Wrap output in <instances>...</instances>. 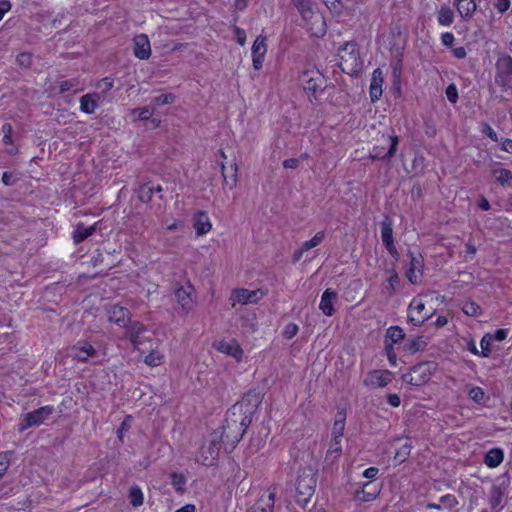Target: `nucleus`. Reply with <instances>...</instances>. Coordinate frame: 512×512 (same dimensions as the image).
<instances>
[{
    "mask_svg": "<svg viewBox=\"0 0 512 512\" xmlns=\"http://www.w3.org/2000/svg\"><path fill=\"white\" fill-rule=\"evenodd\" d=\"M317 484V473L311 467L300 470L296 480L295 500L298 505L307 508L315 493Z\"/></svg>",
    "mask_w": 512,
    "mask_h": 512,
    "instance_id": "nucleus-1",
    "label": "nucleus"
},
{
    "mask_svg": "<svg viewBox=\"0 0 512 512\" xmlns=\"http://www.w3.org/2000/svg\"><path fill=\"white\" fill-rule=\"evenodd\" d=\"M298 11L304 21V27L315 37H322L326 33V23L322 14L316 9L311 1L301 5Z\"/></svg>",
    "mask_w": 512,
    "mask_h": 512,
    "instance_id": "nucleus-2",
    "label": "nucleus"
},
{
    "mask_svg": "<svg viewBox=\"0 0 512 512\" xmlns=\"http://www.w3.org/2000/svg\"><path fill=\"white\" fill-rule=\"evenodd\" d=\"M339 66L342 71L349 75L357 74L362 66L363 60L355 42H346L338 50Z\"/></svg>",
    "mask_w": 512,
    "mask_h": 512,
    "instance_id": "nucleus-3",
    "label": "nucleus"
},
{
    "mask_svg": "<svg viewBox=\"0 0 512 512\" xmlns=\"http://www.w3.org/2000/svg\"><path fill=\"white\" fill-rule=\"evenodd\" d=\"M225 435L227 438L230 435L224 429L222 432H213L210 437L202 444L196 456V461L205 466H211L215 463L219 456L221 449L222 437Z\"/></svg>",
    "mask_w": 512,
    "mask_h": 512,
    "instance_id": "nucleus-4",
    "label": "nucleus"
},
{
    "mask_svg": "<svg viewBox=\"0 0 512 512\" xmlns=\"http://www.w3.org/2000/svg\"><path fill=\"white\" fill-rule=\"evenodd\" d=\"M511 484L508 472L497 476L489 490L488 503L493 512H500L504 507L503 501Z\"/></svg>",
    "mask_w": 512,
    "mask_h": 512,
    "instance_id": "nucleus-5",
    "label": "nucleus"
},
{
    "mask_svg": "<svg viewBox=\"0 0 512 512\" xmlns=\"http://www.w3.org/2000/svg\"><path fill=\"white\" fill-rule=\"evenodd\" d=\"M54 411L55 409L53 406L47 405L25 414L19 423V431H24L30 427H37L41 425L54 413Z\"/></svg>",
    "mask_w": 512,
    "mask_h": 512,
    "instance_id": "nucleus-6",
    "label": "nucleus"
},
{
    "mask_svg": "<svg viewBox=\"0 0 512 512\" xmlns=\"http://www.w3.org/2000/svg\"><path fill=\"white\" fill-rule=\"evenodd\" d=\"M125 330V336L130 340L134 348L144 353L146 350L144 348L145 342L149 340L148 337L144 336L146 326L139 321H129L125 326Z\"/></svg>",
    "mask_w": 512,
    "mask_h": 512,
    "instance_id": "nucleus-7",
    "label": "nucleus"
},
{
    "mask_svg": "<svg viewBox=\"0 0 512 512\" xmlns=\"http://www.w3.org/2000/svg\"><path fill=\"white\" fill-rule=\"evenodd\" d=\"M299 81L303 89L313 95L318 90H322L325 86L324 77L317 69H307L303 71L299 77Z\"/></svg>",
    "mask_w": 512,
    "mask_h": 512,
    "instance_id": "nucleus-8",
    "label": "nucleus"
},
{
    "mask_svg": "<svg viewBox=\"0 0 512 512\" xmlns=\"http://www.w3.org/2000/svg\"><path fill=\"white\" fill-rule=\"evenodd\" d=\"M430 364L422 363L414 366L410 373L403 375V380L411 385L420 386L429 380Z\"/></svg>",
    "mask_w": 512,
    "mask_h": 512,
    "instance_id": "nucleus-9",
    "label": "nucleus"
},
{
    "mask_svg": "<svg viewBox=\"0 0 512 512\" xmlns=\"http://www.w3.org/2000/svg\"><path fill=\"white\" fill-rule=\"evenodd\" d=\"M69 356L79 362H87L97 356V351L88 341L80 340L70 348Z\"/></svg>",
    "mask_w": 512,
    "mask_h": 512,
    "instance_id": "nucleus-10",
    "label": "nucleus"
},
{
    "mask_svg": "<svg viewBox=\"0 0 512 512\" xmlns=\"http://www.w3.org/2000/svg\"><path fill=\"white\" fill-rule=\"evenodd\" d=\"M194 288L190 284L179 286L175 289V298L184 314H188L194 306Z\"/></svg>",
    "mask_w": 512,
    "mask_h": 512,
    "instance_id": "nucleus-11",
    "label": "nucleus"
},
{
    "mask_svg": "<svg viewBox=\"0 0 512 512\" xmlns=\"http://www.w3.org/2000/svg\"><path fill=\"white\" fill-rule=\"evenodd\" d=\"M497 74L495 76V82L502 88H506L509 84L508 77L512 76V57L504 55L497 61Z\"/></svg>",
    "mask_w": 512,
    "mask_h": 512,
    "instance_id": "nucleus-12",
    "label": "nucleus"
},
{
    "mask_svg": "<svg viewBox=\"0 0 512 512\" xmlns=\"http://www.w3.org/2000/svg\"><path fill=\"white\" fill-rule=\"evenodd\" d=\"M393 379V373L389 370H373L365 377L363 383L371 388H383Z\"/></svg>",
    "mask_w": 512,
    "mask_h": 512,
    "instance_id": "nucleus-13",
    "label": "nucleus"
},
{
    "mask_svg": "<svg viewBox=\"0 0 512 512\" xmlns=\"http://www.w3.org/2000/svg\"><path fill=\"white\" fill-rule=\"evenodd\" d=\"M425 310V304L423 303L421 298H414L408 307V319L409 321L415 325L420 326L426 319L429 318V315H423V311Z\"/></svg>",
    "mask_w": 512,
    "mask_h": 512,
    "instance_id": "nucleus-14",
    "label": "nucleus"
},
{
    "mask_svg": "<svg viewBox=\"0 0 512 512\" xmlns=\"http://www.w3.org/2000/svg\"><path fill=\"white\" fill-rule=\"evenodd\" d=\"M408 255L410 257V264L406 277L412 284H417L422 276L424 267L423 257L420 254L414 255L412 252H409Z\"/></svg>",
    "mask_w": 512,
    "mask_h": 512,
    "instance_id": "nucleus-15",
    "label": "nucleus"
},
{
    "mask_svg": "<svg viewBox=\"0 0 512 512\" xmlns=\"http://www.w3.org/2000/svg\"><path fill=\"white\" fill-rule=\"evenodd\" d=\"M216 349L234 358L237 362L242 360L243 350L235 339L221 340L216 344Z\"/></svg>",
    "mask_w": 512,
    "mask_h": 512,
    "instance_id": "nucleus-16",
    "label": "nucleus"
},
{
    "mask_svg": "<svg viewBox=\"0 0 512 512\" xmlns=\"http://www.w3.org/2000/svg\"><path fill=\"white\" fill-rule=\"evenodd\" d=\"M134 55L138 59L146 60L151 55V46L149 38L146 34L136 35L133 39Z\"/></svg>",
    "mask_w": 512,
    "mask_h": 512,
    "instance_id": "nucleus-17",
    "label": "nucleus"
},
{
    "mask_svg": "<svg viewBox=\"0 0 512 512\" xmlns=\"http://www.w3.org/2000/svg\"><path fill=\"white\" fill-rule=\"evenodd\" d=\"M259 294L262 295L260 290L237 289L232 292L231 300L243 305L256 303L260 299Z\"/></svg>",
    "mask_w": 512,
    "mask_h": 512,
    "instance_id": "nucleus-18",
    "label": "nucleus"
},
{
    "mask_svg": "<svg viewBox=\"0 0 512 512\" xmlns=\"http://www.w3.org/2000/svg\"><path fill=\"white\" fill-rule=\"evenodd\" d=\"M251 421H252L251 416L244 415L241 418V420L239 422V426H238L237 425L238 421L236 419H232L231 416H229V418L226 420L227 426L224 427L223 430L226 429V432L230 435V430L232 429L233 426L238 428V433L235 436H233L232 442L233 443L239 442L240 439L242 438V436L244 435V433L246 432V429L250 425Z\"/></svg>",
    "mask_w": 512,
    "mask_h": 512,
    "instance_id": "nucleus-19",
    "label": "nucleus"
},
{
    "mask_svg": "<svg viewBox=\"0 0 512 512\" xmlns=\"http://www.w3.org/2000/svg\"><path fill=\"white\" fill-rule=\"evenodd\" d=\"M337 299H338V295L334 290H332L330 288L326 289L321 296L319 309L326 316H332L335 312L334 303L337 301Z\"/></svg>",
    "mask_w": 512,
    "mask_h": 512,
    "instance_id": "nucleus-20",
    "label": "nucleus"
},
{
    "mask_svg": "<svg viewBox=\"0 0 512 512\" xmlns=\"http://www.w3.org/2000/svg\"><path fill=\"white\" fill-rule=\"evenodd\" d=\"M384 83V77L382 71L378 68L372 73L370 83V99L372 102L379 100L382 96V85Z\"/></svg>",
    "mask_w": 512,
    "mask_h": 512,
    "instance_id": "nucleus-21",
    "label": "nucleus"
},
{
    "mask_svg": "<svg viewBox=\"0 0 512 512\" xmlns=\"http://www.w3.org/2000/svg\"><path fill=\"white\" fill-rule=\"evenodd\" d=\"M381 238L388 252L392 256H397L398 252L394 245L392 224L388 221L381 222Z\"/></svg>",
    "mask_w": 512,
    "mask_h": 512,
    "instance_id": "nucleus-22",
    "label": "nucleus"
},
{
    "mask_svg": "<svg viewBox=\"0 0 512 512\" xmlns=\"http://www.w3.org/2000/svg\"><path fill=\"white\" fill-rule=\"evenodd\" d=\"M193 222V227L197 235H204L208 233L212 228L210 218L204 211H198L194 215Z\"/></svg>",
    "mask_w": 512,
    "mask_h": 512,
    "instance_id": "nucleus-23",
    "label": "nucleus"
},
{
    "mask_svg": "<svg viewBox=\"0 0 512 512\" xmlns=\"http://www.w3.org/2000/svg\"><path fill=\"white\" fill-rule=\"evenodd\" d=\"M379 494L378 487L372 482L363 484L362 488L355 492L356 500L360 502H370Z\"/></svg>",
    "mask_w": 512,
    "mask_h": 512,
    "instance_id": "nucleus-24",
    "label": "nucleus"
},
{
    "mask_svg": "<svg viewBox=\"0 0 512 512\" xmlns=\"http://www.w3.org/2000/svg\"><path fill=\"white\" fill-rule=\"evenodd\" d=\"M130 312L128 309L119 306V305H113L108 310V319L111 322L116 323L119 326L125 327L127 325L126 321L129 318Z\"/></svg>",
    "mask_w": 512,
    "mask_h": 512,
    "instance_id": "nucleus-25",
    "label": "nucleus"
},
{
    "mask_svg": "<svg viewBox=\"0 0 512 512\" xmlns=\"http://www.w3.org/2000/svg\"><path fill=\"white\" fill-rule=\"evenodd\" d=\"M275 502V492L268 491L267 495H263L254 504L250 512H273Z\"/></svg>",
    "mask_w": 512,
    "mask_h": 512,
    "instance_id": "nucleus-26",
    "label": "nucleus"
},
{
    "mask_svg": "<svg viewBox=\"0 0 512 512\" xmlns=\"http://www.w3.org/2000/svg\"><path fill=\"white\" fill-rule=\"evenodd\" d=\"M504 459V452L501 448L490 449L484 457V464L489 468L498 467Z\"/></svg>",
    "mask_w": 512,
    "mask_h": 512,
    "instance_id": "nucleus-27",
    "label": "nucleus"
},
{
    "mask_svg": "<svg viewBox=\"0 0 512 512\" xmlns=\"http://www.w3.org/2000/svg\"><path fill=\"white\" fill-rule=\"evenodd\" d=\"M455 4L459 14L465 20L470 19L477 8L474 0H455Z\"/></svg>",
    "mask_w": 512,
    "mask_h": 512,
    "instance_id": "nucleus-28",
    "label": "nucleus"
},
{
    "mask_svg": "<svg viewBox=\"0 0 512 512\" xmlns=\"http://www.w3.org/2000/svg\"><path fill=\"white\" fill-rule=\"evenodd\" d=\"M100 96L97 93L86 94L80 98V109L87 114L94 113Z\"/></svg>",
    "mask_w": 512,
    "mask_h": 512,
    "instance_id": "nucleus-29",
    "label": "nucleus"
},
{
    "mask_svg": "<svg viewBox=\"0 0 512 512\" xmlns=\"http://www.w3.org/2000/svg\"><path fill=\"white\" fill-rule=\"evenodd\" d=\"M398 143H399L398 136H391L390 137V146H389L388 151L385 153H382L381 151H378L377 148H374L372 158L373 159H390V158H392L397 151Z\"/></svg>",
    "mask_w": 512,
    "mask_h": 512,
    "instance_id": "nucleus-30",
    "label": "nucleus"
},
{
    "mask_svg": "<svg viewBox=\"0 0 512 512\" xmlns=\"http://www.w3.org/2000/svg\"><path fill=\"white\" fill-rule=\"evenodd\" d=\"M95 231V225L86 227L84 224H78L73 232V240L80 243L91 236Z\"/></svg>",
    "mask_w": 512,
    "mask_h": 512,
    "instance_id": "nucleus-31",
    "label": "nucleus"
},
{
    "mask_svg": "<svg viewBox=\"0 0 512 512\" xmlns=\"http://www.w3.org/2000/svg\"><path fill=\"white\" fill-rule=\"evenodd\" d=\"M154 192L155 186L153 183L148 182L142 184L137 190L138 199L143 203H148L151 200Z\"/></svg>",
    "mask_w": 512,
    "mask_h": 512,
    "instance_id": "nucleus-32",
    "label": "nucleus"
},
{
    "mask_svg": "<svg viewBox=\"0 0 512 512\" xmlns=\"http://www.w3.org/2000/svg\"><path fill=\"white\" fill-rule=\"evenodd\" d=\"M454 21V12L448 6H442L438 12V23L442 26H450Z\"/></svg>",
    "mask_w": 512,
    "mask_h": 512,
    "instance_id": "nucleus-33",
    "label": "nucleus"
},
{
    "mask_svg": "<svg viewBox=\"0 0 512 512\" xmlns=\"http://www.w3.org/2000/svg\"><path fill=\"white\" fill-rule=\"evenodd\" d=\"M427 347V341L423 336L416 337L405 346V350L411 354L422 351Z\"/></svg>",
    "mask_w": 512,
    "mask_h": 512,
    "instance_id": "nucleus-34",
    "label": "nucleus"
},
{
    "mask_svg": "<svg viewBox=\"0 0 512 512\" xmlns=\"http://www.w3.org/2000/svg\"><path fill=\"white\" fill-rule=\"evenodd\" d=\"M266 38L259 35L252 45V56L265 57L267 52Z\"/></svg>",
    "mask_w": 512,
    "mask_h": 512,
    "instance_id": "nucleus-35",
    "label": "nucleus"
},
{
    "mask_svg": "<svg viewBox=\"0 0 512 512\" xmlns=\"http://www.w3.org/2000/svg\"><path fill=\"white\" fill-rule=\"evenodd\" d=\"M325 237V233L323 231L317 232L312 239L305 241L302 243V251H308L318 245H320Z\"/></svg>",
    "mask_w": 512,
    "mask_h": 512,
    "instance_id": "nucleus-36",
    "label": "nucleus"
},
{
    "mask_svg": "<svg viewBox=\"0 0 512 512\" xmlns=\"http://www.w3.org/2000/svg\"><path fill=\"white\" fill-rule=\"evenodd\" d=\"M129 501L134 507H138L143 504V493L138 486H133L130 488Z\"/></svg>",
    "mask_w": 512,
    "mask_h": 512,
    "instance_id": "nucleus-37",
    "label": "nucleus"
},
{
    "mask_svg": "<svg viewBox=\"0 0 512 512\" xmlns=\"http://www.w3.org/2000/svg\"><path fill=\"white\" fill-rule=\"evenodd\" d=\"M493 175L498 183L501 185L507 184L512 180V172L504 168H498L493 170Z\"/></svg>",
    "mask_w": 512,
    "mask_h": 512,
    "instance_id": "nucleus-38",
    "label": "nucleus"
},
{
    "mask_svg": "<svg viewBox=\"0 0 512 512\" xmlns=\"http://www.w3.org/2000/svg\"><path fill=\"white\" fill-rule=\"evenodd\" d=\"M386 337L391 340V344L393 345L404 339L405 333L399 326H392L387 330Z\"/></svg>",
    "mask_w": 512,
    "mask_h": 512,
    "instance_id": "nucleus-39",
    "label": "nucleus"
},
{
    "mask_svg": "<svg viewBox=\"0 0 512 512\" xmlns=\"http://www.w3.org/2000/svg\"><path fill=\"white\" fill-rule=\"evenodd\" d=\"M341 440L342 439L332 438L329 449L327 451V457L334 460V459H337L341 455V452H342Z\"/></svg>",
    "mask_w": 512,
    "mask_h": 512,
    "instance_id": "nucleus-40",
    "label": "nucleus"
},
{
    "mask_svg": "<svg viewBox=\"0 0 512 512\" xmlns=\"http://www.w3.org/2000/svg\"><path fill=\"white\" fill-rule=\"evenodd\" d=\"M462 311L468 316H478L482 313L481 307L474 301H467L462 306Z\"/></svg>",
    "mask_w": 512,
    "mask_h": 512,
    "instance_id": "nucleus-41",
    "label": "nucleus"
},
{
    "mask_svg": "<svg viewBox=\"0 0 512 512\" xmlns=\"http://www.w3.org/2000/svg\"><path fill=\"white\" fill-rule=\"evenodd\" d=\"M494 341V337H492V334H485L481 341H480V346H481V356L482 357H488L491 353V344L492 342Z\"/></svg>",
    "mask_w": 512,
    "mask_h": 512,
    "instance_id": "nucleus-42",
    "label": "nucleus"
},
{
    "mask_svg": "<svg viewBox=\"0 0 512 512\" xmlns=\"http://www.w3.org/2000/svg\"><path fill=\"white\" fill-rule=\"evenodd\" d=\"M170 479L171 484L177 491L182 492L184 490V486L186 483V478L184 477V475L174 472L170 474Z\"/></svg>",
    "mask_w": 512,
    "mask_h": 512,
    "instance_id": "nucleus-43",
    "label": "nucleus"
},
{
    "mask_svg": "<svg viewBox=\"0 0 512 512\" xmlns=\"http://www.w3.org/2000/svg\"><path fill=\"white\" fill-rule=\"evenodd\" d=\"M345 428V419L341 417L336 419L332 428V438L342 439Z\"/></svg>",
    "mask_w": 512,
    "mask_h": 512,
    "instance_id": "nucleus-44",
    "label": "nucleus"
},
{
    "mask_svg": "<svg viewBox=\"0 0 512 512\" xmlns=\"http://www.w3.org/2000/svg\"><path fill=\"white\" fill-rule=\"evenodd\" d=\"M11 455V451L0 453V479L4 476L7 469L9 468Z\"/></svg>",
    "mask_w": 512,
    "mask_h": 512,
    "instance_id": "nucleus-45",
    "label": "nucleus"
},
{
    "mask_svg": "<svg viewBox=\"0 0 512 512\" xmlns=\"http://www.w3.org/2000/svg\"><path fill=\"white\" fill-rule=\"evenodd\" d=\"M468 396L471 400L481 403L485 398V393L481 387H471L468 390Z\"/></svg>",
    "mask_w": 512,
    "mask_h": 512,
    "instance_id": "nucleus-46",
    "label": "nucleus"
},
{
    "mask_svg": "<svg viewBox=\"0 0 512 512\" xmlns=\"http://www.w3.org/2000/svg\"><path fill=\"white\" fill-rule=\"evenodd\" d=\"M132 114L137 115L139 120H148L153 114V110L149 107H140L133 109Z\"/></svg>",
    "mask_w": 512,
    "mask_h": 512,
    "instance_id": "nucleus-47",
    "label": "nucleus"
},
{
    "mask_svg": "<svg viewBox=\"0 0 512 512\" xmlns=\"http://www.w3.org/2000/svg\"><path fill=\"white\" fill-rule=\"evenodd\" d=\"M175 96L173 94H162L153 98V102L157 106L171 104L174 102Z\"/></svg>",
    "mask_w": 512,
    "mask_h": 512,
    "instance_id": "nucleus-48",
    "label": "nucleus"
},
{
    "mask_svg": "<svg viewBox=\"0 0 512 512\" xmlns=\"http://www.w3.org/2000/svg\"><path fill=\"white\" fill-rule=\"evenodd\" d=\"M440 503L445 508L452 509L458 504V501L454 495L447 494L440 498Z\"/></svg>",
    "mask_w": 512,
    "mask_h": 512,
    "instance_id": "nucleus-49",
    "label": "nucleus"
},
{
    "mask_svg": "<svg viewBox=\"0 0 512 512\" xmlns=\"http://www.w3.org/2000/svg\"><path fill=\"white\" fill-rule=\"evenodd\" d=\"M162 356L152 351L145 357V363L149 366H157L161 364Z\"/></svg>",
    "mask_w": 512,
    "mask_h": 512,
    "instance_id": "nucleus-50",
    "label": "nucleus"
},
{
    "mask_svg": "<svg viewBox=\"0 0 512 512\" xmlns=\"http://www.w3.org/2000/svg\"><path fill=\"white\" fill-rule=\"evenodd\" d=\"M298 330H299V328L296 324L289 323L285 326V328L283 330V336L286 339H292L294 336L297 335Z\"/></svg>",
    "mask_w": 512,
    "mask_h": 512,
    "instance_id": "nucleus-51",
    "label": "nucleus"
},
{
    "mask_svg": "<svg viewBox=\"0 0 512 512\" xmlns=\"http://www.w3.org/2000/svg\"><path fill=\"white\" fill-rule=\"evenodd\" d=\"M446 97L447 99L451 102V103H456L457 100H458V90H457V87L455 86V84H450L447 88H446Z\"/></svg>",
    "mask_w": 512,
    "mask_h": 512,
    "instance_id": "nucleus-52",
    "label": "nucleus"
},
{
    "mask_svg": "<svg viewBox=\"0 0 512 512\" xmlns=\"http://www.w3.org/2000/svg\"><path fill=\"white\" fill-rule=\"evenodd\" d=\"M2 130L4 132L3 143L6 145H11L12 144V137H11L12 126L10 124H4L2 127Z\"/></svg>",
    "mask_w": 512,
    "mask_h": 512,
    "instance_id": "nucleus-53",
    "label": "nucleus"
},
{
    "mask_svg": "<svg viewBox=\"0 0 512 512\" xmlns=\"http://www.w3.org/2000/svg\"><path fill=\"white\" fill-rule=\"evenodd\" d=\"M18 178L13 172H4L2 175V182L7 186H12L16 183Z\"/></svg>",
    "mask_w": 512,
    "mask_h": 512,
    "instance_id": "nucleus-54",
    "label": "nucleus"
},
{
    "mask_svg": "<svg viewBox=\"0 0 512 512\" xmlns=\"http://www.w3.org/2000/svg\"><path fill=\"white\" fill-rule=\"evenodd\" d=\"M388 287L390 294H392L395 291V287L399 284V277L397 273L393 272L392 275L388 278Z\"/></svg>",
    "mask_w": 512,
    "mask_h": 512,
    "instance_id": "nucleus-55",
    "label": "nucleus"
},
{
    "mask_svg": "<svg viewBox=\"0 0 512 512\" xmlns=\"http://www.w3.org/2000/svg\"><path fill=\"white\" fill-rule=\"evenodd\" d=\"M511 2L510 0H497L495 3V8L499 13H504L510 8Z\"/></svg>",
    "mask_w": 512,
    "mask_h": 512,
    "instance_id": "nucleus-56",
    "label": "nucleus"
},
{
    "mask_svg": "<svg viewBox=\"0 0 512 512\" xmlns=\"http://www.w3.org/2000/svg\"><path fill=\"white\" fill-rule=\"evenodd\" d=\"M234 33L237 37V42L239 45L243 46L246 42V33L243 29L235 26L234 27Z\"/></svg>",
    "mask_w": 512,
    "mask_h": 512,
    "instance_id": "nucleus-57",
    "label": "nucleus"
},
{
    "mask_svg": "<svg viewBox=\"0 0 512 512\" xmlns=\"http://www.w3.org/2000/svg\"><path fill=\"white\" fill-rule=\"evenodd\" d=\"M113 87V80L111 78H103L99 83V88L103 90V92H108Z\"/></svg>",
    "mask_w": 512,
    "mask_h": 512,
    "instance_id": "nucleus-58",
    "label": "nucleus"
},
{
    "mask_svg": "<svg viewBox=\"0 0 512 512\" xmlns=\"http://www.w3.org/2000/svg\"><path fill=\"white\" fill-rule=\"evenodd\" d=\"M454 40V35L450 32L443 33L441 36V41L444 46H451Z\"/></svg>",
    "mask_w": 512,
    "mask_h": 512,
    "instance_id": "nucleus-59",
    "label": "nucleus"
},
{
    "mask_svg": "<svg viewBox=\"0 0 512 512\" xmlns=\"http://www.w3.org/2000/svg\"><path fill=\"white\" fill-rule=\"evenodd\" d=\"M298 165H299V159H297V158L286 159L283 162V166L286 169H296L298 167Z\"/></svg>",
    "mask_w": 512,
    "mask_h": 512,
    "instance_id": "nucleus-60",
    "label": "nucleus"
},
{
    "mask_svg": "<svg viewBox=\"0 0 512 512\" xmlns=\"http://www.w3.org/2000/svg\"><path fill=\"white\" fill-rule=\"evenodd\" d=\"M483 133H485L493 141L498 140L496 132L488 124H484Z\"/></svg>",
    "mask_w": 512,
    "mask_h": 512,
    "instance_id": "nucleus-61",
    "label": "nucleus"
},
{
    "mask_svg": "<svg viewBox=\"0 0 512 512\" xmlns=\"http://www.w3.org/2000/svg\"><path fill=\"white\" fill-rule=\"evenodd\" d=\"M378 472V468L370 467L364 471L363 476L368 479H373L377 476Z\"/></svg>",
    "mask_w": 512,
    "mask_h": 512,
    "instance_id": "nucleus-62",
    "label": "nucleus"
},
{
    "mask_svg": "<svg viewBox=\"0 0 512 512\" xmlns=\"http://www.w3.org/2000/svg\"><path fill=\"white\" fill-rule=\"evenodd\" d=\"M74 86V82L72 80H65L60 83V92L64 93L69 91Z\"/></svg>",
    "mask_w": 512,
    "mask_h": 512,
    "instance_id": "nucleus-63",
    "label": "nucleus"
},
{
    "mask_svg": "<svg viewBox=\"0 0 512 512\" xmlns=\"http://www.w3.org/2000/svg\"><path fill=\"white\" fill-rule=\"evenodd\" d=\"M387 401L393 407H398L400 405V397L397 394H389Z\"/></svg>",
    "mask_w": 512,
    "mask_h": 512,
    "instance_id": "nucleus-64",
    "label": "nucleus"
}]
</instances>
